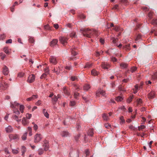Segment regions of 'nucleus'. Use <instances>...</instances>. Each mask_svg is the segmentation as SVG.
I'll return each mask as SVG.
<instances>
[{
    "instance_id": "nucleus-1",
    "label": "nucleus",
    "mask_w": 157,
    "mask_h": 157,
    "mask_svg": "<svg viewBox=\"0 0 157 157\" xmlns=\"http://www.w3.org/2000/svg\"><path fill=\"white\" fill-rule=\"evenodd\" d=\"M19 104L16 102L13 103H10V107L13 108V113L15 114H13L12 116V118L14 120H16L18 122L20 121L21 119L18 118V117L17 115H19L20 114L19 111L18 110V108Z\"/></svg>"
},
{
    "instance_id": "nucleus-2",
    "label": "nucleus",
    "mask_w": 157,
    "mask_h": 157,
    "mask_svg": "<svg viewBox=\"0 0 157 157\" xmlns=\"http://www.w3.org/2000/svg\"><path fill=\"white\" fill-rule=\"evenodd\" d=\"M82 33L85 37L91 38L94 34L97 35V31L95 30H91L87 28H82L80 29Z\"/></svg>"
},
{
    "instance_id": "nucleus-3",
    "label": "nucleus",
    "mask_w": 157,
    "mask_h": 157,
    "mask_svg": "<svg viewBox=\"0 0 157 157\" xmlns=\"http://www.w3.org/2000/svg\"><path fill=\"white\" fill-rule=\"evenodd\" d=\"M42 135L40 134L37 133L34 137V142L38 143L42 139Z\"/></svg>"
},
{
    "instance_id": "nucleus-4",
    "label": "nucleus",
    "mask_w": 157,
    "mask_h": 157,
    "mask_svg": "<svg viewBox=\"0 0 157 157\" xmlns=\"http://www.w3.org/2000/svg\"><path fill=\"white\" fill-rule=\"evenodd\" d=\"M68 39L67 37L64 36L60 37L59 38V41L63 45H65L67 44Z\"/></svg>"
},
{
    "instance_id": "nucleus-5",
    "label": "nucleus",
    "mask_w": 157,
    "mask_h": 157,
    "mask_svg": "<svg viewBox=\"0 0 157 157\" xmlns=\"http://www.w3.org/2000/svg\"><path fill=\"white\" fill-rule=\"evenodd\" d=\"M49 61L51 63L54 65L56 64L57 63L56 57L53 56H50L49 58Z\"/></svg>"
},
{
    "instance_id": "nucleus-6",
    "label": "nucleus",
    "mask_w": 157,
    "mask_h": 157,
    "mask_svg": "<svg viewBox=\"0 0 157 157\" xmlns=\"http://www.w3.org/2000/svg\"><path fill=\"white\" fill-rule=\"evenodd\" d=\"M155 92L153 91H152L148 94V98L149 99L154 98L155 97Z\"/></svg>"
},
{
    "instance_id": "nucleus-7",
    "label": "nucleus",
    "mask_w": 157,
    "mask_h": 157,
    "mask_svg": "<svg viewBox=\"0 0 157 157\" xmlns=\"http://www.w3.org/2000/svg\"><path fill=\"white\" fill-rule=\"evenodd\" d=\"M35 75L33 74L30 75L28 78V82L29 83H32L33 82L35 79Z\"/></svg>"
},
{
    "instance_id": "nucleus-8",
    "label": "nucleus",
    "mask_w": 157,
    "mask_h": 157,
    "mask_svg": "<svg viewBox=\"0 0 157 157\" xmlns=\"http://www.w3.org/2000/svg\"><path fill=\"white\" fill-rule=\"evenodd\" d=\"M8 86L6 82L2 83L0 84V88L2 90H6Z\"/></svg>"
},
{
    "instance_id": "nucleus-9",
    "label": "nucleus",
    "mask_w": 157,
    "mask_h": 157,
    "mask_svg": "<svg viewBox=\"0 0 157 157\" xmlns=\"http://www.w3.org/2000/svg\"><path fill=\"white\" fill-rule=\"evenodd\" d=\"M43 147H44V150L47 151L48 150L49 147L48 143L47 140H45L44 142V144L43 145Z\"/></svg>"
},
{
    "instance_id": "nucleus-10",
    "label": "nucleus",
    "mask_w": 157,
    "mask_h": 157,
    "mask_svg": "<svg viewBox=\"0 0 157 157\" xmlns=\"http://www.w3.org/2000/svg\"><path fill=\"white\" fill-rule=\"evenodd\" d=\"M9 72L8 68L6 66H4L3 68V73L5 75H7Z\"/></svg>"
},
{
    "instance_id": "nucleus-11",
    "label": "nucleus",
    "mask_w": 157,
    "mask_h": 157,
    "mask_svg": "<svg viewBox=\"0 0 157 157\" xmlns=\"http://www.w3.org/2000/svg\"><path fill=\"white\" fill-rule=\"evenodd\" d=\"M58 42V40L56 39H54L51 41L50 43V45L51 47L54 46L56 45Z\"/></svg>"
},
{
    "instance_id": "nucleus-12",
    "label": "nucleus",
    "mask_w": 157,
    "mask_h": 157,
    "mask_svg": "<svg viewBox=\"0 0 157 157\" xmlns=\"http://www.w3.org/2000/svg\"><path fill=\"white\" fill-rule=\"evenodd\" d=\"M109 67V65L105 62H102V63L101 67L104 69H108Z\"/></svg>"
},
{
    "instance_id": "nucleus-13",
    "label": "nucleus",
    "mask_w": 157,
    "mask_h": 157,
    "mask_svg": "<svg viewBox=\"0 0 157 157\" xmlns=\"http://www.w3.org/2000/svg\"><path fill=\"white\" fill-rule=\"evenodd\" d=\"M61 135L62 137H65L69 136V134L67 131H63L62 132Z\"/></svg>"
},
{
    "instance_id": "nucleus-14",
    "label": "nucleus",
    "mask_w": 157,
    "mask_h": 157,
    "mask_svg": "<svg viewBox=\"0 0 157 157\" xmlns=\"http://www.w3.org/2000/svg\"><path fill=\"white\" fill-rule=\"evenodd\" d=\"M63 92L64 94L67 95L70 94V92L68 89L66 87H63Z\"/></svg>"
},
{
    "instance_id": "nucleus-15",
    "label": "nucleus",
    "mask_w": 157,
    "mask_h": 157,
    "mask_svg": "<svg viewBox=\"0 0 157 157\" xmlns=\"http://www.w3.org/2000/svg\"><path fill=\"white\" fill-rule=\"evenodd\" d=\"M58 98L55 95L54 97L52 98V101L54 105H55L58 101Z\"/></svg>"
},
{
    "instance_id": "nucleus-16",
    "label": "nucleus",
    "mask_w": 157,
    "mask_h": 157,
    "mask_svg": "<svg viewBox=\"0 0 157 157\" xmlns=\"http://www.w3.org/2000/svg\"><path fill=\"white\" fill-rule=\"evenodd\" d=\"M75 47L74 46H72V48H71V52L72 55H73L74 56H76L77 54V52L76 51H75L74 50H75Z\"/></svg>"
},
{
    "instance_id": "nucleus-17",
    "label": "nucleus",
    "mask_w": 157,
    "mask_h": 157,
    "mask_svg": "<svg viewBox=\"0 0 157 157\" xmlns=\"http://www.w3.org/2000/svg\"><path fill=\"white\" fill-rule=\"evenodd\" d=\"M111 40L112 41V42L113 44H114L115 46H117V44H116L118 40L117 38H115L114 37H112L111 38Z\"/></svg>"
},
{
    "instance_id": "nucleus-18",
    "label": "nucleus",
    "mask_w": 157,
    "mask_h": 157,
    "mask_svg": "<svg viewBox=\"0 0 157 157\" xmlns=\"http://www.w3.org/2000/svg\"><path fill=\"white\" fill-rule=\"evenodd\" d=\"M128 64L124 63H122L120 65V67L122 69L126 68L127 67Z\"/></svg>"
},
{
    "instance_id": "nucleus-19",
    "label": "nucleus",
    "mask_w": 157,
    "mask_h": 157,
    "mask_svg": "<svg viewBox=\"0 0 157 157\" xmlns=\"http://www.w3.org/2000/svg\"><path fill=\"white\" fill-rule=\"evenodd\" d=\"M94 134V132L93 129L91 128L90 129L88 132V135L92 136Z\"/></svg>"
},
{
    "instance_id": "nucleus-20",
    "label": "nucleus",
    "mask_w": 157,
    "mask_h": 157,
    "mask_svg": "<svg viewBox=\"0 0 157 157\" xmlns=\"http://www.w3.org/2000/svg\"><path fill=\"white\" fill-rule=\"evenodd\" d=\"M123 48L126 51L130 50V44H128L127 45L124 46Z\"/></svg>"
},
{
    "instance_id": "nucleus-21",
    "label": "nucleus",
    "mask_w": 157,
    "mask_h": 157,
    "mask_svg": "<svg viewBox=\"0 0 157 157\" xmlns=\"http://www.w3.org/2000/svg\"><path fill=\"white\" fill-rule=\"evenodd\" d=\"M91 73L92 75L94 76L97 75L98 74V72L94 69L91 71Z\"/></svg>"
},
{
    "instance_id": "nucleus-22",
    "label": "nucleus",
    "mask_w": 157,
    "mask_h": 157,
    "mask_svg": "<svg viewBox=\"0 0 157 157\" xmlns=\"http://www.w3.org/2000/svg\"><path fill=\"white\" fill-rule=\"evenodd\" d=\"M4 52L7 54H9V47H5L3 49Z\"/></svg>"
},
{
    "instance_id": "nucleus-23",
    "label": "nucleus",
    "mask_w": 157,
    "mask_h": 157,
    "mask_svg": "<svg viewBox=\"0 0 157 157\" xmlns=\"http://www.w3.org/2000/svg\"><path fill=\"white\" fill-rule=\"evenodd\" d=\"M90 88V85L88 84H85L83 86V89L85 90H88Z\"/></svg>"
},
{
    "instance_id": "nucleus-24",
    "label": "nucleus",
    "mask_w": 157,
    "mask_h": 157,
    "mask_svg": "<svg viewBox=\"0 0 157 157\" xmlns=\"http://www.w3.org/2000/svg\"><path fill=\"white\" fill-rule=\"evenodd\" d=\"M92 66L91 63H86V65L84 67V68H90Z\"/></svg>"
},
{
    "instance_id": "nucleus-25",
    "label": "nucleus",
    "mask_w": 157,
    "mask_h": 157,
    "mask_svg": "<svg viewBox=\"0 0 157 157\" xmlns=\"http://www.w3.org/2000/svg\"><path fill=\"white\" fill-rule=\"evenodd\" d=\"M71 80L72 81H78V78L76 76H72L71 77Z\"/></svg>"
},
{
    "instance_id": "nucleus-26",
    "label": "nucleus",
    "mask_w": 157,
    "mask_h": 157,
    "mask_svg": "<svg viewBox=\"0 0 157 157\" xmlns=\"http://www.w3.org/2000/svg\"><path fill=\"white\" fill-rule=\"evenodd\" d=\"M22 122V124L24 125H26L27 124L28 122L26 119L25 117H24L23 118Z\"/></svg>"
},
{
    "instance_id": "nucleus-27",
    "label": "nucleus",
    "mask_w": 157,
    "mask_h": 157,
    "mask_svg": "<svg viewBox=\"0 0 157 157\" xmlns=\"http://www.w3.org/2000/svg\"><path fill=\"white\" fill-rule=\"evenodd\" d=\"M25 107L23 105H21L20 106V110L21 113H23L24 112V110Z\"/></svg>"
},
{
    "instance_id": "nucleus-28",
    "label": "nucleus",
    "mask_w": 157,
    "mask_h": 157,
    "mask_svg": "<svg viewBox=\"0 0 157 157\" xmlns=\"http://www.w3.org/2000/svg\"><path fill=\"white\" fill-rule=\"evenodd\" d=\"M25 74L22 72H20L18 73L17 76L18 77L22 78L24 76Z\"/></svg>"
},
{
    "instance_id": "nucleus-29",
    "label": "nucleus",
    "mask_w": 157,
    "mask_h": 157,
    "mask_svg": "<svg viewBox=\"0 0 157 157\" xmlns=\"http://www.w3.org/2000/svg\"><path fill=\"white\" fill-rule=\"evenodd\" d=\"M5 153L7 155L6 156V157H9V156L10 155L9 154L8 149V148H6L5 149Z\"/></svg>"
},
{
    "instance_id": "nucleus-30",
    "label": "nucleus",
    "mask_w": 157,
    "mask_h": 157,
    "mask_svg": "<svg viewBox=\"0 0 157 157\" xmlns=\"http://www.w3.org/2000/svg\"><path fill=\"white\" fill-rule=\"evenodd\" d=\"M27 133V132L25 133L22 136L21 138L22 140H24L26 139Z\"/></svg>"
},
{
    "instance_id": "nucleus-31",
    "label": "nucleus",
    "mask_w": 157,
    "mask_h": 157,
    "mask_svg": "<svg viewBox=\"0 0 157 157\" xmlns=\"http://www.w3.org/2000/svg\"><path fill=\"white\" fill-rule=\"evenodd\" d=\"M133 96L132 95L130 96L127 99V102L128 103H130L132 101L133 98Z\"/></svg>"
},
{
    "instance_id": "nucleus-32",
    "label": "nucleus",
    "mask_w": 157,
    "mask_h": 157,
    "mask_svg": "<svg viewBox=\"0 0 157 157\" xmlns=\"http://www.w3.org/2000/svg\"><path fill=\"white\" fill-rule=\"evenodd\" d=\"M102 117L104 120H107L109 119L107 115L105 114H103Z\"/></svg>"
},
{
    "instance_id": "nucleus-33",
    "label": "nucleus",
    "mask_w": 157,
    "mask_h": 157,
    "mask_svg": "<svg viewBox=\"0 0 157 157\" xmlns=\"http://www.w3.org/2000/svg\"><path fill=\"white\" fill-rule=\"evenodd\" d=\"M151 23L153 25H157V18L153 19L151 21Z\"/></svg>"
},
{
    "instance_id": "nucleus-34",
    "label": "nucleus",
    "mask_w": 157,
    "mask_h": 157,
    "mask_svg": "<svg viewBox=\"0 0 157 157\" xmlns=\"http://www.w3.org/2000/svg\"><path fill=\"white\" fill-rule=\"evenodd\" d=\"M0 56L1 57V59L3 60L6 57V55L3 53L1 52L0 53Z\"/></svg>"
},
{
    "instance_id": "nucleus-35",
    "label": "nucleus",
    "mask_w": 157,
    "mask_h": 157,
    "mask_svg": "<svg viewBox=\"0 0 157 157\" xmlns=\"http://www.w3.org/2000/svg\"><path fill=\"white\" fill-rule=\"evenodd\" d=\"M6 36L5 34H1L0 35V40H3L5 38Z\"/></svg>"
},
{
    "instance_id": "nucleus-36",
    "label": "nucleus",
    "mask_w": 157,
    "mask_h": 157,
    "mask_svg": "<svg viewBox=\"0 0 157 157\" xmlns=\"http://www.w3.org/2000/svg\"><path fill=\"white\" fill-rule=\"evenodd\" d=\"M26 148L24 146H22L21 151L22 152V155L24 154L25 153L26 151Z\"/></svg>"
},
{
    "instance_id": "nucleus-37",
    "label": "nucleus",
    "mask_w": 157,
    "mask_h": 157,
    "mask_svg": "<svg viewBox=\"0 0 157 157\" xmlns=\"http://www.w3.org/2000/svg\"><path fill=\"white\" fill-rule=\"evenodd\" d=\"M120 119L121 121L120 123L122 124L125 122V121L124 119V118L123 116H121L120 117Z\"/></svg>"
},
{
    "instance_id": "nucleus-38",
    "label": "nucleus",
    "mask_w": 157,
    "mask_h": 157,
    "mask_svg": "<svg viewBox=\"0 0 157 157\" xmlns=\"http://www.w3.org/2000/svg\"><path fill=\"white\" fill-rule=\"evenodd\" d=\"M29 42L31 43H33L34 42V40L33 38L32 37H30L29 38Z\"/></svg>"
},
{
    "instance_id": "nucleus-39",
    "label": "nucleus",
    "mask_w": 157,
    "mask_h": 157,
    "mask_svg": "<svg viewBox=\"0 0 157 157\" xmlns=\"http://www.w3.org/2000/svg\"><path fill=\"white\" fill-rule=\"evenodd\" d=\"M70 36L72 38L75 37L76 36L75 33L73 32L70 34Z\"/></svg>"
},
{
    "instance_id": "nucleus-40",
    "label": "nucleus",
    "mask_w": 157,
    "mask_h": 157,
    "mask_svg": "<svg viewBox=\"0 0 157 157\" xmlns=\"http://www.w3.org/2000/svg\"><path fill=\"white\" fill-rule=\"evenodd\" d=\"M11 138L12 139L14 140L17 138V136L16 135H10V138Z\"/></svg>"
},
{
    "instance_id": "nucleus-41",
    "label": "nucleus",
    "mask_w": 157,
    "mask_h": 157,
    "mask_svg": "<svg viewBox=\"0 0 157 157\" xmlns=\"http://www.w3.org/2000/svg\"><path fill=\"white\" fill-rule=\"evenodd\" d=\"M146 126L144 125H140V126L138 127V129L139 131L141 130L144 128H145Z\"/></svg>"
},
{
    "instance_id": "nucleus-42",
    "label": "nucleus",
    "mask_w": 157,
    "mask_h": 157,
    "mask_svg": "<svg viewBox=\"0 0 157 157\" xmlns=\"http://www.w3.org/2000/svg\"><path fill=\"white\" fill-rule=\"evenodd\" d=\"M122 99V98L120 96L117 97L116 98V100L117 101H121Z\"/></svg>"
},
{
    "instance_id": "nucleus-43",
    "label": "nucleus",
    "mask_w": 157,
    "mask_h": 157,
    "mask_svg": "<svg viewBox=\"0 0 157 157\" xmlns=\"http://www.w3.org/2000/svg\"><path fill=\"white\" fill-rule=\"evenodd\" d=\"M152 78L155 79L157 78V72L155 73L152 76Z\"/></svg>"
},
{
    "instance_id": "nucleus-44",
    "label": "nucleus",
    "mask_w": 157,
    "mask_h": 157,
    "mask_svg": "<svg viewBox=\"0 0 157 157\" xmlns=\"http://www.w3.org/2000/svg\"><path fill=\"white\" fill-rule=\"evenodd\" d=\"M43 153V151L42 149H40L38 150V154L39 155H42Z\"/></svg>"
},
{
    "instance_id": "nucleus-45",
    "label": "nucleus",
    "mask_w": 157,
    "mask_h": 157,
    "mask_svg": "<svg viewBox=\"0 0 157 157\" xmlns=\"http://www.w3.org/2000/svg\"><path fill=\"white\" fill-rule=\"evenodd\" d=\"M74 87H75V89H76V90H77V91H78V90L80 89V87L78 86H77V85L74 84Z\"/></svg>"
},
{
    "instance_id": "nucleus-46",
    "label": "nucleus",
    "mask_w": 157,
    "mask_h": 157,
    "mask_svg": "<svg viewBox=\"0 0 157 157\" xmlns=\"http://www.w3.org/2000/svg\"><path fill=\"white\" fill-rule=\"evenodd\" d=\"M137 68L136 67H132L131 69V71L132 73L134 72L136 70Z\"/></svg>"
},
{
    "instance_id": "nucleus-47",
    "label": "nucleus",
    "mask_w": 157,
    "mask_h": 157,
    "mask_svg": "<svg viewBox=\"0 0 157 157\" xmlns=\"http://www.w3.org/2000/svg\"><path fill=\"white\" fill-rule=\"evenodd\" d=\"M103 53V52L102 51H100V52H97L96 54V56H98L101 55Z\"/></svg>"
},
{
    "instance_id": "nucleus-48",
    "label": "nucleus",
    "mask_w": 157,
    "mask_h": 157,
    "mask_svg": "<svg viewBox=\"0 0 157 157\" xmlns=\"http://www.w3.org/2000/svg\"><path fill=\"white\" fill-rule=\"evenodd\" d=\"M152 16H153V13L151 12H149L148 13V16L149 18L150 19H151V18L152 17Z\"/></svg>"
},
{
    "instance_id": "nucleus-49",
    "label": "nucleus",
    "mask_w": 157,
    "mask_h": 157,
    "mask_svg": "<svg viewBox=\"0 0 157 157\" xmlns=\"http://www.w3.org/2000/svg\"><path fill=\"white\" fill-rule=\"evenodd\" d=\"M118 5H116L112 8V9L113 10H117L118 8Z\"/></svg>"
},
{
    "instance_id": "nucleus-50",
    "label": "nucleus",
    "mask_w": 157,
    "mask_h": 157,
    "mask_svg": "<svg viewBox=\"0 0 157 157\" xmlns=\"http://www.w3.org/2000/svg\"><path fill=\"white\" fill-rule=\"evenodd\" d=\"M5 131L6 132L9 133L10 131V126H9L8 127H6L5 128Z\"/></svg>"
},
{
    "instance_id": "nucleus-51",
    "label": "nucleus",
    "mask_w": 157,
    "mask_h": 157,
    "mask_svg": "<svg viewBox=\"0 0 157 157\" xmlns=\"http://www.w3.org/2000/svg\"><path fill=\"white\" fill-rule=\"evenodd\" d=\"M105 126L107 128L109 129L111 128V125L109 124H105Z\"/></svg>"
},
{
    "instance_id": "nucleus-52",
    "label": "nucleus",
    "mask_w": 157,
    "mask_h": 157,
    "mask_svg": "<svg viewBox=\"0 0 157 157\" xmlns=\"http://www.w3.org/2000/svg\"><path fill=\"white\" fill-rule=\"evenodd\" d=\"M137 102L138 104H140L142 103V101L141 99H137Z\"/></svg>"
},
{
    "instance_id": "nucleus-53",
    "label": "nucleus",
    "mask_w": 157,
    "mask_h": 157,
    "mask_svg": "<svg viewBox=\"0 0 157 157\" xmlns=\"http://www.w3.org/2000/svg\"><path fill=\"white\" fill-rule=\"evenodd\" d=\"M105 92L103 90H101L99 91L100 94H101L102 95L105 96Z\"/></svg>"
},
{
    "instance_id": "nucleus-54",
    "label": "nucleus",
    "mask_w": 157,
    "mask_h": 157,
    "mask_svg": "<svg viewBox=\"0 0 157 157\" xmlns=\"http://www.w3.org/2000/svg\"><path fill=\"white\" fill-rule=\"evenodd\" d=\"M52 71L53 72L56 73L57 75L59 74L60 73L59 71H58V70H56L55 68L53 69Z\"/></svg>"
},
{
    "instance_id": "nucleus-55",
    "label": "nucleus",
    "mask_w": 157,
    "mask_h": 157,
    "mask_svg": "<svg viewBox=\"0 0 157 157\" xmlns=\"http://www.w3.org/2000/svg\"><path fill=\"white\" fill-rule=\"evenodd\" d=\"M111 60L113 62H116L117 61V59L115 57H111Z\"/></svg>"
},
{
    "instance_id": "nucleus-56",
    "label": "nucleus",
    "mask_w": 157,
    "mask_h": 157,
    "mask_svg": "<svg viewBox=\"0 0 157 157\" xmlns=\"http://www.w3.org/2000/svg\"><path fill=\"white\" fill-rule=\"evenodd\" d=\"M12 152L13 154H16L18 153V151L17 150L12 149Z\"/></svg>"
},
{
    "instance_id": "nucleus-57",
    "label": "nucleus",
    "mask_w": 157,
    "mask_h": 157,
    "mask_svg": "<svg viewBox=\"0 0 157 157\" xmlns=\"http://www.w3.org/2000/svg\"><path fill=\"white\" fill-rule=\"evenodd\" d=\"M75 102L74 101H70V105L71 106H73L75 105Z\"/></svg>"
},
{
    "instance_id": "nucleus-58",
    "label": "nucleus",
    "mask_w": 157,
    "mask_h": 157,
    "mask_svg": "<svg viewBox=\"0 0 157 157\" xmlns=\"http://www.w3.org/2000/svg\"><path fill=\"white\" fill-rule=\"evenodd\" d=\"M47 75V73H44L41 76L40 78L42 79V78H45L46 77V76Z\"/></svg>"
},
{
    "instance_id": "nucleus-59",
    "label": "nucleus",
    "mask_w": 157,
    "mask_h": 157,
    "mask_svg": "<svg viewBox=\"0 0 157 157\" xmlns=\"http://www.w3.org/2000/svg\"><path fill=\"white\" fill-rule=\"evenodd\" d=\"M44 71L45 73H47V74H49V68L48 67H47L44 69Z\"/></svg>"
},
{
    "instance_id": "nucleus-60",
    "label": "nucleus",
    "mask_w": 157,
    "mask_h": 157,
    "mask_svg": "<svg viewBox=\"0 0 157 157\" xmlns=\"http://www.w3.org/2000/svg\"><path fill=\"white\" fill-rule=\"evenodd\" d=\"M32 117V115L30 114L27 113L26 114V117L29 119H30Z\"/></svg>"
},
{
    "instance_id": "nucleus-61",
    "label": "nucleus",
    "mask_w": 157,
    "mask_h": 157,
    "mask_svg": "<svg viewBox=\"0 0 157 157\" xmlns=\"http://www.w3.org/2000/svg\"><path fill=\"white\" fill-rule=\"evenodd\" d=\"M41 104V101L40 100H38L36 103V104L37 105H39Z\"/></svg>"
},
{
    "instance_id": "nucleus-62",
    "label": "nucleus",
    "mask_w": 157,
    "mask_h": 157,
    "mask_svg": "<svg viewBox=\"0 0 157 157\" xmlns=\"http://www.w3.org/2000/svg\"><path fill=\"white\" fill-rule=\"evenodd\" d=\"M114 29L116 31H118L120 29V28L118 26H115L114 27Z\"/></svg>"
},
{
    "instance_id": "nucleus-63",
    "label": "nucleus",
    "mask_w": 157,
    "mask_h": 157,
    "mask_svg": "<svg viewBox=\"0 0 157 157\" xmlns=\"http://www.w3.org/2000/svg\"><path fill=\"white\" fill-rule=\"evenodd\" d=\"M33 128L35 130H36L38 128V126L36 124H34L33 126Z\"/></svg>"
},
{
    "instance_id": "nucleus-64",
    "label": "nucleus",
    "mask_w": 157,
    "mask_h": 157,
    "mask_svg": "<svg viewBox=\"0 0 157 157\" xmlns=\"http://www.w3.org/2000/svg\"><path fill=\"white\" fill-rule=\"evenodd\" d=\"M44 116L47 118H48L49 117V114H48V113L47 112L45 113L44 114Z\"/></svg>"
}]
</instances>
